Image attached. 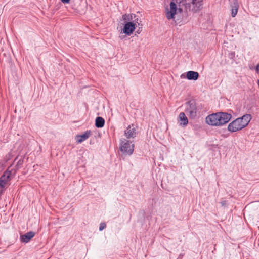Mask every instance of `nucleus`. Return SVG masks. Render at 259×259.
<instances>
[{"mask_svg": "<svg viewBox=\"0 0 259 259\" xmlns=\"http://www.w3.org/2000/svg\"><path fill=\"white\" fill-rule=\"evenodd\" d=\"M181 78H185V76L184 74H182L181 76Z\"/></svg>", "mask_w": 259, "mask_h": 259, "instance_id": "24", "label": "nucleus"}, {"mask_svg": "<svg viewBox=\"0 0 259 259\" xmlns=\"http://www.w3.org/2000/svg\"><path fill=\"white\" fill-rule=\"evenodd\" d=\"M218 112L208 115L205 119L206 122L209 125L218 126Z\"/></svg>", "mask_w": 259, "mask_h": 259, "instance_id": "8", "label": "nucleus"}, {"mask_svg": "<svg viewBox=\"0 0 259 259\" xmlns=\"http://www.w3.org/2000/svg\"><path fill=\"white\" fill-rule=\"evenodd\" d=\"M136 129L133 126L129 125L124 131V135L125 137L130 139L136 137Z\"/></svg>", "mask_w": 259, "mask_h": 259, "instance_id": "9", "label": "nucleus"}, {"mask_svg": "<svg viewBox=\"0 0 259 259\" xmlns=\"http://www.w3.org/2000/svg\"><path fill=\"white\" fill-rule=\"evenodd\" d=\"M11 175V171L8 170H6L0 178V182L5 185L9 180Z\"/></svg>", "mask_w": 259, "mask_h": 259, "instance_id": "14", "label": "nucleus"}, {"mask_svg": "<svg viewBox=\"0 0 259 259\" xmlns=\"http://www.w3.org/2000/svg\"><path fill=\"white\" fill-rule=\"evenodd\" d=\"M183 254H182V253H181V254L179 255V256H178V257L177 258V259H182V258H183Z\"/></svg>", "mask_w": 259, "mask_h": 259, "instance_id": "21", "label": "nucleus"}, {"mask_svg": "<svg viewBox=\"0 0 259 259\" xmlns=\"http://www.w3.org/2000/svg\"><path fill=\"white\" fill-rule=\"evenodd\" d=\"M70 0H61L62 2L64 4H68Z\"/></svg>", "mask_w": 259, "mask_h": 259, "instance_id": "19", "label": "nucleus"}, {"mask_svg": "<svg viewBox=\"0 0 259 259\" xmlns=\"http://www.w3.org/2000/svg\"><path fill=\"white\" fill-rule=\"evenodd\" d=\"M185 9L186 12L197 13L203 8V0H185Z\"/></svg>", "mask_w": 259, "mask_h": 259, "instance_id": "2", "label": "nucleus"}, {"mask_svg": "<svg viewBox=\"0 0 259 259\" xmlns=\"http://www.w3.org/2000/svg\"><path fill=\"white\" fill-rule=\"evenodd\" d=\"M178 120L180 125L186 126L188 123V118L185 113L181 112L178 116Z\"/></svg>", "mask_w": 259, "mask_h": 259, "instance_id": "10", "label": "nucleus"}, {"mask_svg": "<svg viewBox=\"0 0 259 259\" xmlns=\"http://www.w3.org/2000/svg\"><path fill=\"white\" fill-rule=\"evenodd\" d=\"M90 131H87L82 135H78L76 136V140L78 143H80L86 140L91 135Z\"/></svg>", "mask_w": 259, "mask_h": 259, "instance_id": "12", "label": "nucleus"}, {"mask_svg": "<svg viewBox=\"0 0 259 259\" xmlns=\"http://www.w3.org/2000/svg\"><path fill=\"white\" fill-rule=\"evenodd\" d=\"M251 118L250 114H246L230 122L228 125L227 130L231 133L240 131L248 125Z\"/></svg>", "mask_w": 259, "mask_h": 259, "instance_id": "1", "label": "nucleus"}, {"mask_svg": "<svg viewBox=\"0 0 259 259\" xmlns=\"http://www.w3.org/2000/svg\"><path fill=\"white\" fill-rule=\"evenodd\" d=\"M238 4L236 3H234V6L232 7L231 10V15L233 17H234L236 16V15L237 14L238 12Z\"/></svg>", "mask_w": 259, "mask_h": 259, "instance_id": "17", "label": "nucleus"}, {"mask_svg": "<svg viewBox=\"0 0 259 259\" xmlns=\"http://www.w3.org/2000/svg\"><path fill=\"white\" fill-rule=\"evenodd\" d=\"M136 17L135 14H125L122 15V19L124 20L128 21V22H132L133 18H135Z\"/></svg>", "mask_w": 259, "mask_h": 259, "instance_id": "16", "label": "nucleus"}, {"mask_svg": "<svg viewBox=\"0 0 259 259\" xmlns=\"http://www.w3.org/2000/svg\"><path fill=\"white\" fill-rule=\"evenodd\" d=\"M5 184L0 182V187L4 188L5 187Z\"/></svg>", "mask_w": 259, "mask_h": 259, "instance_id": "22", "label": "nucleus"}, {"mask_svg": "<svg viewBox=\"0 0 259 259\" xmlns=\"http://www.w3.org/2000/svg\"><path fill=\"white\" fill-rule=\"evenodd\" d=\"M138 23V18L135 19L133 22H126L123 28V32L127 35H130L136 28V23Z\"/></svg>", "mask_w": 259, "mask_h": 259, "instance_id": "6", "label": "nucleus"}, {"mask_svg": "<svg viewBox=\"0 0 259 259\" xmlns=\"http://www.w3.org/2000/svg\"><path fill=\"white\" fill-rule=\"evenodd\" d=\"M105 124V120L101 117H97L95 120V126L98 128H101Z\"/></svg>", "mask_w": 259, "mask_h": 259, "instance_id": "15", "label": "nucleus"}, {"mask_svg": "<svg viewBox=\"0 0 259 259\" xmlns=\"http://www.w3.org/2000/svg\"><path fill=\"white\" fill-rule=\"evenodd\" d=\"M255 70L256 72L259 73V64H257L255 68Z\"/></svg>", "mask_w": 259, "mask_h": 259, "instance_id": "20", "label": "nucleus"}, {"mask_svg": "<svg viewBox=\"0 0 259 259\" xmlns=\"http://www.w3.org/2000/svg\"><path fill=\"white\" fill-rule=\"evenodd\" d=\"M179 10L180 11V12L182 11V9H181V8H179Z\"/></svg>", "mask_w": 259, "mask_h": 259, "instance_id": "25", "label": "nucleus"}, {"mask_svg": "<svg viewBox=\"0 0 259 259\" xmlns=\"http://www.w3.org/2000/svg\"><path fill=\"white\" fill-rule=\"evenodd\" d=\"M221 204L222 205V206H224L226 204V201H223L221 202Z\"/></svg>", "mask_w": 259, "mask_h": 259, "instance_id": "23", "label": "nucleus"}, {"mask_svg": "<svg viewBox=\"0 0 259 259\" xmlns=\"http://www.w3.org/2000/svg\"><path fill=\"white\" fill-rule=\"evenodd\" d=\"M199 77V73L193 71H189L187 72L186 78L188 80H197Z\"/></svg>", "mask_w": 259, "mask_h": 259, "instance_id": "13", "label": "nucleus"}, {"mask_svg": "<svg viewBox=\"0 0 259 259\" xmlns=\"http://www.w3.org/2000/svg\"><path fill=\"white\" fill-rule=\"evenodd\" d=\"M106 227V223L104 222H102L100 224L99 226V230L102 231Z\"/></svg>", "mask_w": 259, "mask_h": 259, "instance_id": "18", "label": "nucleus"}, {"mask_svg": "<svg viewBox=\"0 0 259 259\" xmlns=\"http://www.w3.org/2000/svg\"><path fill=\"white\" fill-rule=\"evenodd\" d=\"M198 107L194 101H189L185 104V111L191 119H195L197 116Z\"/></svg>", "mask_w": 259, "mask_h": 259, "instance_id": "3", "label": "nucleus"}, {"mask_svg": "<svg viewBox=\"0 0 259 259\" xmlns=\"http://www.w3.org/2000/svg\"><path fill=\"white\" fill-rule=\"evenodd\" d=\"M35 235V233L33 231L28 232L25 234L21 236L20 239L22 242L28 243L30 239Z\"/></svg>", "mask_w": 259, "mask_h": 259, "instance_id": "11", "label": "nucleus"}, {"mask_svg": "<svg viewBox=\"0 0 259 259\" xmlns=\"http://www.w3.org/2000/svg\"><path fill=\"white\" fill-rule=\"evenodd\" d=\"M182 0H172L170 3L169 8L165 9V16L168 20H170L175 18L176 14L177 6L176 4H180Z\"/></svg>", "mask_w": 259, "mask_h": 259, "instance_id": "4", "label": "nucleus"}, {"mask_svg": "<svg viewBox=\"0 0 259 259\" xmlns=\"http://www.w3.org/2000/svg\"><path fill=\"white\" fill-rule=\"evenodd\" d=\"M218 126H222L228 123L231 119L232 115L231 114L226 112H218Z\"/></svg>", "mask_w": 259, "mask_h": 259, "instance_id": "7", "label": "nucleus"}, {"mask_svg": "<svg viewBox=\"0 0 259 259\" xmlns=\"http://www.w3.org/2000/svg\"><path fill=\"white\" fill-rule=\"evenodd\" d=\"M134 145L131 142L123 139L121 140L120 149L123 153L131 155L134 151Z\"/></svg>", "mask_w": 259, "mask_h": 259, "instance_id": "5", "label": "nucleus"}]
</instances>
